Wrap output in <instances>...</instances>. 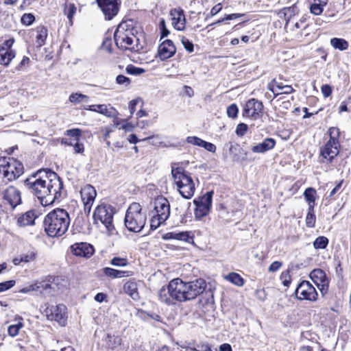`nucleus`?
<instances>
[{"instance_id": "17", "label": "nucleus", "mask_w": 351, "mask_h": 351, "mask_svg": "<svg viewBox=\"0 0 351 351\" xmlns=\"http://www.w3.org/2000/svg\"><path fill=\"white\" fill-rule=\"evenodd\" d=\"M71 250L75 256L84 258H90L95 252L93 246L87 243H74Z\"/></svg>"}, {"instance_id": "15", "label": "nucleus", "mask_w": 351, "mask_h": 351, "mask_svg": "<svg viewBox=\"0 0 351 351\" xmlns=\"http://www.w3.org/2000/svg\"><path fill=\"white\" fill-rule=\"evenodd\" d=\"M310 278L317 285L321 293H327L329 287V280L326 273L321 269H315L310 273Z\"/></svg>"}, {"instance_id": "13", "label": "nucleus", "mask_w": 351, "mask_h": 351, "mask_svg": "<svg viewBox=\"0 0 351 351\" xmlns=\"http://www.w3.org/2000/svg\"><path fill=\"white\" fill-rule=\"evenodd\" d=\"M263 103L256 99H249L243 110V117H251L254 119H259L263 112Z\"/></svg>"}, {"instance_id": "48", "label": "nucleus", "mask_w": 351, "mask_h": 351, "mask_svg": "<svg viewBox=\"0 0 351 351\" xmlns=\"http://www.w3.org/2000/svg\"><path fill=\"white\" fill-rule=\"evenodd\" d=\"M306 19L302 18L300 21H297L291 24V25L288 27L291 30L294 31L295 29L306 28V25H305Z\"/></svg>"}, {"instance_id": "14", "label": "nucleus", "mask_w": 351, "mask_h": 351, "mask_svg": "<svg viewBox=\"0 0 351 351\" xmlns=\"http://www.w3.org/2000/svg\"><path fill=\"white\" fill-rule=\"evenodd\" d=\"M154 204L153 215L167 220L170 216V204L167 199L158 196L155 199Z\"/></svg>"}, {"instance_id": "24", "label": "nucleus", "mask_w": 351, "mask_h": 351, "mask_svg": "<svg viewBox=\"0 0 351 351\" xmlns=\"http://www.w3.org/2000/svg\"><path fill=\"white\" fill-rule=\"evenodd\" d=\"M36 217L35 210H29L18 218L17 224L21 227L33 225Z\"/></svg>"}, {"instance_id": "35", "label": "nucleus", "mask_w": 351, "mask_h": 351, "mask_svg": "<svg viewBox=\"0 0 351 351\" xmlns=\"http://www.w3.org/2000/svg\"><path fill=\"white\" fill-rule=\"evenodd\" d=\"M36 43L38 47H41L45 44L47 36V29L44 27H38L37 28Z\"/></svg>"}, {"instance_id": "56", "label": "nucleus", "mask_w": 351, "mask_h": 351, "mask_svg": "<svg viewBox=\"0 0 351 351\" xmlns=\"http://www.w3.org/2000/svg\"><path fill=\"white\" fill-rule=\"evenodd\" d=\"M36 254L34 252H31L26 254H23L20 258V261H23L25 263H29L30 261H32L35 259Z\"/></svg>"}, {"instance_id": "41", "label": "nucleus", "mask_w": 351, "mask_h": 351, "mask_svg": "<svg viewBox=\"0 0 351 351\" xmlns=\"http://www.w3.org/2000/svg\"><path fill=\"white\" fill-rule=\"evenodd\" d=\"M167 219H162L157 215H153L150 219V228L152 230H156L161 224L165 223Z\"/></svg>"}, {"instance_id": "25", "label": "nucleus", "mask_w": 351, "mask_h": 351, "mask_svg": "<svg viewBox=\"0 0 351 351\" xmlns=\"http://www.w3.org/2000/svg\"><path fill=\"white\" fill-rule=\"evenodd\" d=\"M16 56L15 51L12 49H5V46L0 47V64L8 66Z\"/></svg>"}, {"instance_id": "22", "label": "nucleus", "mask_w": 351, "mask_h": 351, "mask_svg": "<svg viewBox=\"0 0 351 351\" xmlns=\"http://www.w3.org/2000/svg\"><path fill=\"white\" fill-rule=\"evenodd\" d=\"M84 109L89 111L96 112L101 114L108 117H112L114 116V108L111 107L110 105L106 104H97V105H90L84 107Z\"/></svg>"}, {"instance_id": "10", "label": "nucleus", "mask_w": 351, "mask_h": 351, "mask_svg": "<svg viewBox=\"0 0 351 351\" xmlns=\"http://www.w3.org/2000/svg\"><path fill=\"white\" fill-rule=\"evenodd\" d=\"M45 308L43 311L48 320L56 321L61 326H64L66 322V307L64 304L51 305L45 304Z\"/></svg>"}, {"instance_id": "8", "label": "nucleus", "mask_w": 351, "mask_h": 351, "mask_svg": "<svg viewBox=\"0 0 351 351\" xmlns=\"http://www.w3.org/2000/svg\"><path fill=\"white\" fill-rule=\"evenodd\" d=\"M329 140L324 147L321 148L320 155L328 162L332 160L339 154L340 131L338 128L331 127L328 130Z\"/></svg>"}, {"instance_id": "43", "label": "nucleus", "mask_w": 351, "mask_h": 351, "mask_svg": "<svg viewBox=\"0 0 351 351\" xmlns=\"http://www.w3.org/2000/svg\"><path fill=\"white\" fill-rule=\"evenodd\" d=\"M126 72L130 75H139L145 72V69L129 64L126 67Z\"/></svg>"}, {"instance_id": "16", "label": "nucleus", "mask_w": 351, "mask_h": 351, "mask_svg": "<svg viewBox=\"0 0 351 351\" xmlns=\"http://www.w3.org/2000/svg\"><path fill=\"white\" fill-rule=\"evenodd\" d=\"M80 194L84 206V211L89 213L97 195L96 190L93 186L87 184L82 188Z\"/></svg>"}, {"instance_id": "58", "label": "nucleus", "mask_w": 351, "mask_h": 351, "mask_svg": "<svg viewBox=\"0 0 351 351\" xmlns=\"http://www.w3.org/2000/svg\"><path fill=\"white\" fill-rule=\"evenodd\" d=\"M182 43L185 49L189 52H193L194 50V45L189 39L182 38Z\"/></svg>"}, {"instance_id": "47", "label": "nucleus", "mask_w": 351, "mask_h": 351, "mask_svg": "<svg viewBox=\"0 0 351 351\" xmlns=\"http://www.w3.org/2000/svg\"><path fill=\"white\" fill-rule=\"evenodd\" d=\"M239 112L238 107L236 104H232L227 108V114L229 117L234 119L237 117Z\"/></svg>"}, {"instance_id": "55", "label": "nucleus", "mask_w": 351, "mask_h": 351, "mask_svg": "<svg viewBox=\"0 0 351 351\" xmlns=\"http://www.w3.org/2000/svg\"><path fill=\"white\" fill-rule=\"evenodd\" d=\"M36 282L38 285V291H40V293L43 291L47 290L51 288V285L46 280L36 281Z\"/></svg>"}, {"instance_id": "61", "label": "nucleus", "mask_w": 351, "mask_h": 351, "mask_svg": "<svg viewBox=\"0 0 351 351\" xmlns=\"http://www.w3.org/2000/svg\"><path fill=\"white\" fill-rule=\"evenodd\" d=\"M282 265V263L280 262V261H274L273 262L269 267L268 268V271L269 272H276V271H278Z\"/></svg>"}, {"instance_id": "23", "label": "nucleus", "mask_w": 351, "mask_h": 351, "mask_svg": "<svg viewBox=\"0 0 351 351\" xmlns=\"http://www.w3.org/2000/svg\"><path fill=\"white\" fill-rule=\"evenodd\" d=\"M276 145V141L272 138H267L262 143L256 144L252 147L254 153L263 154L272 149Z\"/></svg>"}, {"instance_id": "32", "label": "nucleus", "mask_w": 351, "mask_h": 351, "mask_svg": "<svg viewBox=\"0 0 351 351\" xmlns=\"http://www.w3.org/2000/svg\"><path fill=\"white\" fill-rule=\"evenodd\" d=\"M225 279L237 287H242L245 280L237 273L231 272L225 276Z\"/></svg>"}, {"instance_id": "2", "label": "nucleus", "mask_w": 351, "mask_h": 351, "mask_svg": "<svg viewBox=\"0 0 351 351\" xmlns=\"http://www.w3.org/2000/svg\"><path fill=\"white\" fill-rule=\"evenodd\" d=\"M206 288V281L202 278L189 282L175 278L171 280L167 287H162L160 289L158 298L161 302L172 305L176 302H185L194 300L203 293Z\"/></svg>"}, {"instance_id": "64", "label": "nucleus", "mask_w": 351, "mask_h": 351, "mask_svg": "<svg viewBox=\"0 0 351 351\" xmlns=\"http://www.w3.org/2000/svg\"><path fill=\"white\" fill-rule=\"evenodd\" d=\"M116 82L119 84H130V79L123 75H119L116 78Z\"/></svg>"}, {"instance_id": "3", "label": "nucleus", "mask_w": 351, "mask_h": 351, "mask_svg": "<svg viewBox=\"0 0 351 351\" xmlns=\"http://www.w3.org/2000/svg\"><path fill=\"white\" fill-rule=\"evenodd\" d=\"M70 222L71 219L66 210L56 208L45 217L43 221L45 231L49 237H61L68 230Z\"/></svg>"}, {"instance_id": "5", "label": "nucleus", "mask_w": 351, "mask_h": 351, "mask_svg": "<svg viewBox=\"0 0 351 351\" xmlns=\"http://www.w3.org/2000/svg\"><path fill=\"white\" fill-rule=\"evenodd\" d=\"M147 215L139 203H132L126 210L124 224L130 232H140L146 223Z\"/></svg>"}, {"instance_id": "60", "label": "nucleus", "mask_w": 351, "mask_h": 351, "mask_svg": "<svg viewBox=\"0 0 351 351\" xmlns=\"http://www.w3.org/2000/svg\"><path fill=\"white\" fill-rule=\"evenodd\" d=\"M285 85H284L282 82H278L276 81V80H273V82H272V88H271V90L274 93V94H276V91H277V89L278 90H280L283 88V87L285 86Z\"/></svg>"}, {"instance_id": "6", "label": "nucleus", "mask_w": 351, "mask_h": 351, "mask_svg": "<svg viewBox=\"0 0 351 351\" xmlns=\"http://www.w3.org/2000/svg\"><path fill=\"white\" fill-rule=\"evenodd\" d=\"M171 174L180 194L185 199L191 198L195 187L190 173L182 167L172 166Z\"/></svg>"}, {"instance_id": "21", "label": "nucleus", "mask_w": 351, "mask_h": 351, "mask_svg": "<svg viewBox=\"0 0 351 351\" xmlns=\"http://www.w3.org/2000/svg\"><path fill=\"white\" fill-rule=\"evenodd\" d=\"M170 14L172 16V25L173 27L178 30H184L186 19L183 10L174 9L171 11Z\"/></svg>"}, {"instance_id": "20", "label": "nucleus", "mask_w": 351, "mask_h": 351, "mask_svg": "<svg viewBox=\"0 0 351 351\" xmlns=\"http://www.w3.org/2000/svg\"><path fill=\"white\" fill-rule=\"evenodd\" d=\"M299 12V9L295 4L290 7H285L278 12V16L280 19H284L286 21L285 28L288 29V27L292 23L291 19L295 15H297Z\"/></svg>"}, {"instance_id": "7", "label": "nucleus", "mask_w": 351, "mask_h": 351, "mask_svg": "<svg viewBox=\"0 0 351 351\" xmlns=\"http://www.w3.org/2000/svg\"><path fill=\"white\" fill-rule=\"evenodd\" d=\"M23 165L19 160L6 156L0 155V173L7 181H12L23 173Z\"/></svg>"}, {"instance_id": "37", "label": "nucleus", "mask_w": 351, "mask_h": 351, "mask_svg": "<svg viewBox=\"0 0 351 351\" xmlns=\"http://www.w3.org/2000/svg\"><path fill=\"white\" fill-rule=\"evenodd\" d=\"M315 215L312 204L308 206V213L306 217V225L308 228H313L315 223Z\"/></svg>"}, {"instance_id": "38", "label": "nucleus", "mask_w": 351, "mask_h": 351, "mask_svg": "<svg viewBox=\"0 0 351 351\" xmlns=\"http://www.w3.org/2000/svg\"><path fill=\"white\" fill-rule=\"evenodd\" d=\"M20 321H19L15 324L10 325L8 328V332L9 335L12 337H15L19 334V330L23 327V324L21 322L23 319L21 317L19 318Z\"/></svg>"}, {"instance_id": "36", "label": "nucleus", "mask_w": 351, "mask_h": 351, "mask_svg": "<svg viewBox=\"0 0 351 351\" xmlns=\"http://www.w3.org/2000/svg\"><path fill=\"white\" fill-rule=\"evenodd\" d=\"M316 191L313 188L309 187L304 192V196L306 200L308 202V206L312 204L313 208L315 206Z\"/></svg>"}, {"instance_id": "62", "label": "nucleus", "mask_w": 351, "mask_h": 351, "mask_svg": "<svg viewBox=\"0 0 351 351\" xmlns=\"http://www.w3.org/2000/svg\"><path fill=\"white\" fill-rule=\"evenodd\" d=\"M202 147H204L205 149L212 153H215L217 149L216 146L213 143L206 142L205 141H203Z\"/></svg>"}, {"instance_id": "42", "label": "nucleus", "mask_w": 351, "mask_h": 351, "mask_svg": "<svg viewBox=\"0 0 351 351\" xmlns=\"http://www.w3.org/2000/svg\"><path fill=\"white\" fill-rule=\"evenodd\" d=\"M76 9L77 8L73 3H69L65 5L64 12L71 23H72V19L73 15L75 14Z\"/></svg>"}, {"instance_id": "39", "label": "nucleus", "mask_w": 351, "mask_h": 351, "mask_svg": "<svg viewBox=\"0 0 351 351\" xmlns=\"http://www.w3.org/2000/svg\"><path fill=\"white\" fill-rule=\"evenodd\" d=\"M328 239L324 236L318 237L313 242V246L315 249H325L328 244Z\"/></svg>"}, {"instance_id": "4", "label": "nucleus", "mask_w": 351, "mask_h": 351, "mask_svg": "<svg viewBox=\"0 0 351 351\" xmlns=\"http://www.w3.org/2000/svg\"><path fill=\"white\" fill-rule=\"evenodd\" d=\"M116 45L123 50H129L132 52H138L144 47L143 40L134 34V29L129 28L125 22L121 23L114 34Z\"/></svg>"}, {"instance_id": "11", "label": "nucleus", "mask_w": 351, "mask_h": 351, "mask_svg": "<svg viewBox=\"0 0 351 351\" xmlns=\"http://www.w3.org/2000/svg\"><path fill=\"white\" fill-rule=\"evenodd\" d=\"M294 294L300 300H306L312 302L316 301L318 296L315 288L307 280H303L298 285Z\"/></svg>"}, {"instance_id": "59", "label": "nucleus", "mask_w": 351, "mask_h": 351, "mask_svg": "<svg viewBox=\"0 0 351 351\" xmlns=\"http://www.w3.org/2000/svg\"><path fill=\"white\" fill-rule=\"evenodd\" d=\"M280 279L282 280V284L284 286L289 287L291 284L289 271H283L280 275Z\"/></svg>"}, {"instance_id": "40", "label": "nucleus", "mask_w": 351, "mask_h": 351, "mask_svg": "<svg viewBox=\"0 0 351 351\" xmlns=\"http://www.w3.org/2000/svg\"><path fill=\"white\" fill-rule=\"evenodd\" d=\"M88 97L86 95H83L82 93H72L69 96V101L71 103L74 104H80L83 101H87Z\"/></svg>"}, {"instance_id": "19", "label": "nucleus", "mask_w": 351, "mask_h": 351, "mask_svg": "<svg viewBox=\"0 0 351 351\" xmlns=\"http://www.w3.org/2000/svg\"><path fill=\"white\" fill-rule=\"evenodd\" d=\"M3 198L12 208H15L17 205L21 203L20 191L12 186H9L5 190Z\"/></svg>"}, {"instance_id": "63", "label": "nucleus", "mask_w": 351, "mask_h": 351, "mask_svg": "<svg viewBox=\"0 0 351 351\" xmlns=\"http://www.w3.org/2000/svg\"><path fill=\"white\" fill-rule=\"evenodd\" d=\"M322 93L324 97H328L332 94V88L328 84H324L321 88Z\"/></svg>"}, {"instance_id": "31", "label": "nucleus", "mask_w": 351, "mask_h": 351, "mask_svg": "<svg viewBox=\"0 0 351 351\" xmlns=\"http://www.w3.org/2000/svg\"><path fill=\"white\" fill-rule=\"evenodd\" d=\"M330 44L334 49H339L340 51L346 50L349 47L348 42L345 39L340 38H331Z\"/></svg>"}, {"instance_id": "46", "label": "nucleus", "mask_w": 351, "mask_h": 351, "mask_svg": "<svg viewBox=\"0 0 351 351\" xmlns=\"http://www.w3.org/2000/svg\"><path fill=\"white\" fill-rule=\"evenodd\" d=\"M128 263L127 259L120 257H114L110 261L111 265L117 267H124L126 266Z\"/></svg>"}, {"instance_id": "26", "label": "nucleus", "mask_w": 351, "mask_h": 351, "mask_svg": "<svg viewBox=\"0 0 351 351\" xmlns=\"http://www.w3.org/2000/svg\"><path fill=\"white\" fill-rule=\"evenodd\" d=\"M123 290L125 293L128 294L133 300H137L139 299L136 282L134 281H128L125 282L123 285Z\"/></svg>"}, {"instance_id": "57", "label": "nucleus", "mask_w": 351, "mask_h": 351, "mask_svg": "<svg viewBox=\"0 0 351 351\" xmlns=\"http://www.w3.org/2000/svg\"><path fill=\"white\" fill-rule=\"evenodd\" d=\"M222 9L221 3L215 5L210 10V13L208 14L205 18V20H208L209 17L213 16L218 14Z\"/></svg>"}, {"instance_id": "18", "label": "nucleus", "mask_w": 351, "mask_h": 351, "mask_svg": "<svg viewBox=\"0 0 351 351\" xmlns=\"http://www.w3.org/2000/svg\"><path fill=\"white\" fill-rule=\"evenodd\" d=\"M176 48L171 40H165L158 49V56L161 60L171 58L176 53Z\"/></svg>"}, {"instance_id": "1", "label": "nucleus", "mask_w": 351, "mask_h": 351, "mask_svg": "<svg viewBox=\"0 0 351 351\" xmlns=\"http://www.w3.org/2000/svg\"><path fill=\"white\" fill-rule=\"evenodd\" d=\"M25 185L43 206L51 205L62 197V181L50 169L38 171L25 180Z\"/></svg>"}, {"instance_id": "12", "label": "nucleus", "mask_w": 351, "mask_h": 351, "mask_svg": "<svg viewBox=\"0 0 351 351\" xmlns=\"http://www.w3.org/2000/svg\"><path fill=\"white\" fill-rule=\"evenodd\" d=\"M106 20H112L119 12L121 1L119 0H96Z\"/></svg>"}, {"instance_id": "33", "label": "nucleus", "mask_w": 351, "mask_h": 351, "mask_svg": "<svg viewBox=\"0 0 351 351\" xmlns=\"http://www.w3.org/2000/svg\"><path fill=\"white\" fill-rule=\"evenodd\" d=\"M106 341L108 347L114 350L121 344L122 339L119 336L107 334Z\"/></svg>"}, {"instance_id": "52", "label": "nucleus", "mask_w": 351, "mask_h": 351, "mask_svg": "<svg viewBox=\"0 0 351 351\" xmlns=\"http://www.w3.org/2000/svg\"><path fill=\"white\" fill-rule=\"evenodd\" d=\"M247 129L248 126L247 124L241 123L237 126L235 132L237 136H243L247 132Z\"/></svg>"}, {"instance_id": "29", "label": "nucleus", "mask_w": 351, "mask_h": 351, "mask_svg": "<svg viewBox=\"0 0 351 351\" xmlns=\"http://www.w3.org/2000/svg\"><path fill=\"white\" fill-rule=\"evenodd\" d=\"M214 192L213 191L207 192L203 196L196 198L193 200L194 204H199L204 205L209 208L212 206L213 195Z\"/></svg>"}, {"instance_id": "45", "label": "nucleus", "mask_w": 351, "mask_h": 351, "mask_svg": "<svg viewBox=\"0 0 351 351\" xmlns=\"http://www.w3.org/2000/svg\"><path fill=\"white\" fill-rule=\"evenodd\" d=\"M34 21L35 17L31 13H25L21 17V23L25 25H30Z\"/></svg>"}, {"instance_id": "34", "label": "nucleus", "mask_w": 351, "mask_h": 351, "mask_svg": "<svg viewBox=\"0 0 351 351\" xmlns=\"http://www.w3.org/2000/svg\"><path fill=\"white\" fill-rule=\"evenodd\" d=\"M194 204L195 205L194 214L196 219H200L210 213V208L199 204Z\"/></svg>"}, {"instance_id": "49", "label": "nucleus", "mask_w": 351, "mask_h": 351, "mask_svg": "<svg viewBox=\"0 0 351 351\" xmlns=\"http://www.w3.org/2000/svg\"><path fill=\"white\" fill-rule=\"evenodd\" d=\"M15 284L16 282L14 280L0 282V293L10 289L13 287Z\"/></svg>"}, {"instance_id": "44", "label": "nucleus", "mask_w": 351, "mask_h": 351, "mask_svg": "<svg viewBox=\"0 0 351 351\" xmlns=\"http://www.w3.org/2000/svg\"><path fill=\"white\" fill-rule=\"evenodd\" d=\"M175 239L190 242L193 240V237L189 235V232H175Z\"/></svg>"}, {"instance_id": "54", "label": "nucleus", "mask_w": 351, "mask_h": 351, "mask_svg": "<svg viewBox=\"0 0 351 351\" xmlns=\"http://www.w3.org/2000/svg\"><path fill=\"white\" fill-rule=\"evenodd\" d=\"M30 60L27 56H23L21 62L16 66V70L22 71L29 64Z\"/></svg>"}, {"instance_id": "30", "label": "nucleus", "mask_w": 351, "mask_h": 351, "mask_svg": "<svg viewBox=\"0 0 351 351\" xmlns=\"http://www.w3.org/2000/svg\"><path fill=\"white\" fill-rule=\"evenodd\" d=\"M104 274L108 277L112 278H120L124 276H129V271L117 270L110 267H105L103 269Z\"/></svg>"}, {"instance_id": "28", "label": "nucleus", "mask_w": 351, "mask_h": 351, "mask_svg": "<svg viewBox=\"0 0 351 351\" xmlns=\"http://www.w3.org/2000/svg\"><path fill=\"white\" fill-rule=\"evenodd\" d=\"M191 6L193 7V11H191V14H200L204 10H208V0H193L191 2Z\"/></svg>"}, {"instance_id": "51", "label": "nucleus", "mask_w": 351, "mask_h": 351, "mask_svg": "<svg viewBox=\"0 0 351 351\" xmlns=\"http://www.w3.org/2000/svg\"><path fill=\"white\" fill-rule=\"evenodd\" d=\"M203 141H204V140H202V138H200L197 136H188L186 138V142L188 143H190V144H192L194 145H197V146L201 147H202Z\"/></svg>"}, {"instance_id": "53", "label": "nucleus", "mask_w": 351, "mask_h": 351, "mask_svg": "<svg viewBox=\"0 0 351 351\" xmlns=\"http://www.w3.org/2000/svg\"><path fill=\"white\" fill-rule=\"evenodd\" d=\"M82 131L78 128L68 130L66 132V135L75 138L76 141L79 140V137L81 136Z\"/></svg>"}, {"instance_id": "9", "label": "nucleus", "mask_w": 351, "mask_h": 351, "mask_svg": "<svg viewBox=\"0 0 351 351\" xmlns=\"http://www.w3.org/2000/svg\"><path fill=\"white\" fill-rule=\"evenodd\" d=\"M114 215V208L108 204L98 206L93 215L95 221H100L108 232H111L114 229L112 224Z\"/></svg>"}, {"instance_id": "27", "label": "nucleus", "mask_w": 351, "mask_h": 351, "mask_svg": "<svg viewBox=\"0 0 351 351\" xmlns=\"http://www.w3.org/2000/svg\"><path fill=\"white\" fill-rule=\"evenodd\" d=\"M328 0H313L310 5V12L315 15H320L324 8L328 4Z\"/></svg>"}, {"instance_id": "50", "label": "nucleus", "mask_w": 351, "mask_h": 351, "mask_svg": "<svg viewBox=\"0 0 351 351\" xmlns=\"http://www.w3.org/2000/svg\"><path fill=\"white\" fill-rule=\"evenodd\" d=\"M31 291H38V285H36V282L34 283L28 285L18 291V292L22 293H27Z\"/></svg>"}]
</instances>
